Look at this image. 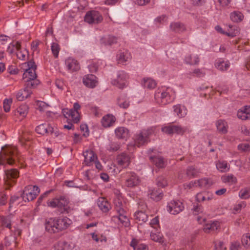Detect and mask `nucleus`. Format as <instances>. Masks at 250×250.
<instances>
[{
  "mask_svg": "<svg viewBox=\"0 0 250 250\" xmlns=\"http://www.w3.org/2000/svg\"><path fill=\"white\" fill-rule=\"evenodd\" d=\"M71 223V220L66 217L50 218L45 222V229L51 233H58L66 229Z\"/></svg>",
  "mask_w": 250,
  "mask_h": 250,
  "instance_id": "nucleus-1",
  "label": "nucleus"
},
{
  "mask_svg": "<svg viewBox=\"0 0 250 250\" xmlns=\"http://www.w3.org/2000/svg\"><path fill=\"white\" fill-rule=\"evenodd\" d=\"M28 68L26 69L23 74V79L25 80V85L35 88L40 83L36 79V65L34 62L30 61L27 62Z\"/></svg>",
  "mask_w": 250,
  "mask_h": 250,
  "instance_id": "nucleus-2",
  "label": "nucleus"
},
{
  "mask_svg": "<svg viewBox=\"0 0 250 250\" xmlns=\"http://www.w3.org/2000/svg\"><path fill=\"white\" fill-rule=\"evenodd\" d=\"M18 156V150L15 147H3L0 153V165L6 164L12 165L14 164Z\"/></svg>",
  "mask_w": 250,
  "mask_h": 250,
  "instance_id": "nucleus-3",
  "label": "nucleus"
},
{
  "mask_svg": "<svg viewBox=\"0 0 250 250\" xmlns=\"http://www.w3.org/2000/svg\"><path fill=\"white\" fill-rule=\"evenodd\" d=\"M172 92L170 88H159L155 92V100L156 102L162 105H165L172 102L174 99L170 95Z\"/></svg>",
  "mask_w": 250,
  "mask_h": 250,
  "instance_id": "nucleus-4",
  "label": "nucleus"
},
{
  "mask_svg": "<svg viewBox=\"0 0 250 250\" xmlns=\"http://www.w3.org/2000/svg\"><path fill=\"white\" fill-rule=\"evenodd\" d=\"M155 127L152 126L142 130L135 136V145L139 147L149 142L150 141L149 137L155 133Z\"/></svg>",
  "mask_w": 250,
  "mask_h": 250,
  "instance_id": "nucleus-5",
  "label": "nucleus"
},
{
  "mask_svg": "<svg viewBox=\"0 0 250 250\" xmlns=\"http://www.w3.org/2000/svg\"><path fill=\"white\" fill-rule=\"evenodd\" d=\"M40 193L39 188L36 186L28 185L23 191L22 198L24 201H31L34 200Z\"/></svg>",
  "mask_w": 250,
  "mask_h": 250,
  "instance_id": "nucleus-6",
  "label": "nucleus"
},
{
  "mask_svg": "<svg viewBox=\"0 0 250 250\" xmlns=\"http://www.w3.org/2000/svg\"><path fill=\"white\" fill-rule=\"evenodd\" d=\"M84 20L89 24H99L103 21V17L100 12L96 10H91L86 12Z\"/></svg>",
  "mask_w": 250,
  "mask_h": 250,
  "instance_id": "nucleus-7",
  "label": "nucleus"
},
{
  "mask_svg": "<svg viewBox=\"0 0 250 250\" xmlns=\"http://www.w3.org/2000/svg\"><path fill=\"white\" fill-rule=\"evenodd\" d=\"M131 158L130 156L126 153H121L118 154L116 158V163L119 167L127 168L130 164Z\"/></svg>",
  "mask_w": 250,
  "mask_h": 250,
  "instance_id": "nucleus-8",
  "label": "nucleus"
},
{
  "mask_svg": "<svg viewBox=\"0 0 250 250\" xmlns=\"http://www.w3.org/2000/svg\"><path fill=\"white\" fill-rule=\"evenodd\" d=\"M167 211L172 214H177L184 209L183 203L179 200H173L168 203Z\"/></svg>",
  "mask_w": 250,
  "mask_h": 250,
  "instance_id": "nucleus-9",
  "label": "nucleus"
},
{
  "mask_svg": "<svg viewBox=\"0 0 250 250\" xmlns=\"http://www.w3.org/2000/svg\"><path fill=\"white\" fill-rule=\"evenodd\" d=\"M127 178L125 181V185L127 187L132 188L139 185L140 183V180L139 177L133 172H128L126 173Z\"/></svg>",
  "mask_w": 250,
  "mask_h": 250,
  "instance_id": "nucleus-10",
  "label": "nucleus"
},
{
  "mask_svg": "<svg viewBox=\"0 0 250 250\" xmlns=\"http://www.w3.org/2000/svg\"><path fill=\"white\" fill-rule=\"evenodd\" d=\"M128 78V76L125 72L120 71L117 79L113 80L112 81V83L119 88H123Z\"/></svg>",
  "mask_w": 250,
  "mask_h": 250,
  "instance_id": "nucleus-11",
  "label": "nucleus"
},
{
  "mask_svg": "<svg viewBox=\"0 0 250 250\" xmlns=\"http://www.w3.org/2000/svg\"><path fill=\"white\" fill-rule=\"evenodd\" d=\"M62 113L65 118L71 120L74 123H77L80 121V116L79 112L73 111V109H63Z\"/></svg>",
  "mask_w": 250,
  "mask_h": 250,
  "instance_id": "nucleus-12",
  "label": "nucleus"
},
{
  "mask_svg": "<svg viewBox=\"0 0 250 250\" xmlns=\"http://www.w3.org/2000/svg\"><path fill=\"white\" fill-rule=\"evenodd\" d=\"M62 113L65 118L71 120L74 123H77L80 121V116L79 112L73 111V109H63Z\"/></svg>",
  "mask_w": 250,
  "mask_h": 250,
  "instance_id": "nucleus-13",
  "label": "nucleus"
},
{
  "mask_svg": "<svg viewBox=\"0 0 250 250\" xmlns=\"http://www.w3.org/2000/svg\"><path fill=\"white\" fill-rule=\"evenodd\" d=\"M83 83L87 87L93 88L98 83V78L93 74L84 75L83 78Z\"/></svg>",
  "mask_w": 250,
  "mask_h": 250,
  "instance_id": "nucleus-14",
  "label": "nucleus"
},
{
  "mask_svg": "<svg viewBox=\"0 0 250 250\" xmlns=\"http://www.w3.org/2000/svg\"><path fill=\"white\" fill-rule=\"evenodd\" d=\"M58 208L61 213H68L72 208L69 206V201L64 197L59 198Z\"/></svg>",
  "mask_w": 250,
  "mask_h": 250,
  "instance_id": "nucleus-15",
  "label": "nucleus"
},
{
  "mask_svg": "<svg viewBox=\"0 0 250 250\" xmlns=\"http://www.w3.org/2000/svg\"><path fill=\"white\" fill-rule=\"evenodd\" d=\"M192 210L193 213L195 215H197V220L200 224H202L206 221L205 213L201 205L198 204L194 205Z\"/></svg>",
  "mask_w": 250,
  "mask_h": 250,
  "instance_id": "nucleus-16",
  "label": "nucleus"
},
{
  "mask_svg": "<svg viewBox=\"0 0 250 250\" xmlns=\"http://www.w3.org/2000/svg\"><path fill=\"white\" fill-rule=\"evenodd\" d=\"M65 64L67 70L70 72H74L80 69V65L79 62L72 58H68L65 61Z\"/></svg>",
  "mask_w": 250,
  "mask_h": 250,
  "instance_id": "nucleus-17",
  "label": "nucleus"
},
{
  "mask_svg": "<svg viewBox=\"0 0 250 250\" xmlns=\"http://www.w3.org/2000/svg\"><path fill=\"white\" fill-rule=\"evenodd\" d=\"M131 55L128 50L121 51L117 56V61L118 63L125 64L126 62L131 59Z\"/></svg>",
  "mask_w": 250,
  "mask_h": 250,
  "instance_id": "nucleus-18",
  "label": "nucleus"
},
{
  "mask_svg": "<svg viewBox=\"0 0 250 250\" xmlns=\"http://www.w3.org/2000/svg\"><path fill=\"white\" fill-rule=\"evenodd\" d=\"M32 88H34L32 86L25 85V87L23 89L20 90L17 94L16 97L18 100L22 101L30 97L32 93Z\"/></svg>",
  "mask_w": 250,
  "mask_h": 250,
  "instance_id": "nucleus-19",
  "label": "nucleus"
},
{
  "mask_svg": "<svg viewBox=\"0 0 250 250\" xmlns=\"http://www.w3.org/2000/svg\"><path fill=\"white\" fill-rule=\"evenodd\" d=\"M84 162L87 166H91L95 160H97L96 154L91 150H87L83 153Z\"/></svg>",
  "mask_w": 250,
  "mask_h": 250,
  "instance_id": "nucleus-20",
  "label": "nucleus"
},
{
  "mask_svg": "<svg viewBox=\"0 0 250 250\" xmlns=\"http://www.w3.org/2000/svg\"><path fill=\"white\" fill-rule=\"evenodd\" d=\"M28 111V106L26 104H21L14 111V114L20 120H22L26 116Z\"/></svg>",
  "mask_w": 250,
  "mask_h": 250,
  "instance_id": "nucleus-21",
  "label": "nucleus"
},
{
  "mask_svg": "<svg viewBox=\"0 0 250 250\" xmlns=\"http://www.w3.org/2000/svg\"><path fill=\"white\" fill-rule=\"evenodd\" d=\"M116 120V118L113 115L107 114L103 117L101 120V124L103 127H109L114 124Z\"/></svg>",
  "mask_w": 250,
  "mask_h": 250,
  "instance_id": "nucleus-22",
  "label": "nucleus"
},
{
  "mask_svg": "<svg viewBox=\"0 0 250 250\" xmlns=\"http://www.w3.org/2000/svg\"><path fill=\"white\" fill-rule=\"evenodd\" d=\"M216 126L217 131L222 134H225L228 132V125L227 122L224 120L220 119L216 121Z\"/></svg>",
  "mask_w": 250,
  "mask_h": 250,
  "instance_id": "nucleus-23",
  "label": "nucleus"
},
{
  "mask_svg": "<svg viewBox=\"0 0 250 250\" xmlns=\"http://www.w3.org/2000/svg\"><path fill=\"white\" fill-rule=\"evenodd\" d=\"M149 159L151 162L158 168H163L166 166V162L161 156H151Z\"/></svg>",
  "mask_w": 250,
  "mask_h": 250,
  "instance_id": "nucleus-24",
  "label": "nucleus"
},
{
  "mask_svg": "<svg viewBox=\"0 0 250 250\" xmlns=\"http://www.w3.org/2000/svg\"><path fill=\"white\" fill-rule=\"evenodd\" d=\"M98 206L100 209L104 212H108L111 208L110 203L104 197L99 198Z\"/></svg>",
  "mask_w": 250,
  "mask_h": 250,
  "instance_id": "nucleus-25",
  "label": "nucleus"
},
{
  "mask_svg": "<svg viewBox=\"0 0 250 250\" xmlns=\"http://www.w3.org/2000/svg\"><path fill=\"white\" fill-rule=\"evenodd\" d=\"M219 227V223L218 221H210L205 225L203 230L205 232L209 233L214 232Z\"/></svg>",
  "mask_w": 250,
  "mask_h": 250,
  "instance_id": "nucleus-26",
  "label": "nucleus"
},
{
  "mask_svg": "<svg viewBox=\"0 0 250 250\" xmlns=\"http://www.w3.org/2000/svg\"><path fill=\"white\" fill-rule=\"evenodd\" d=\"M237 116L243 120L250 119V106H245L238 110Z\"/></svg>",
  "mask_w": 250,
  "mask_h": 250,
  "instance_id": "nucleus-27",
  "label": "nucleus"
},
{
  "mask_svg": "<svg viewBox=\"0 0 250 250\" xmlns=\"http://www.w3.org/2000/svg\"><path fill=\"white\" fill-rule=\"evenodd\" d=\"M117 212L118 214V216H113V220L116 221V219H118V221H119L123 225L125 226V227L127 226L129 224V220L125 215L126 212L125 210H123V213L121 212Z\"/></svg>",
  "mask_w": 250,
  "mask_h": 250,
  "instance_id": "nucleus-28",
  "label": "nucleus"
},
{
  "mask_svg": "<svg viewBox=\"0 0 250 250\" xmlns=\"http://www.w3.org/2000/svg\"><path fill=\"white\" fill-rule=\"evenodd\" d=\"M115 133L119 139H124L128 137L129 131L124 127H119L115 129Z\"/></svg>",
  "mask_w": 250,
  "mask_h": 250,
  "instance_id": "nucleus-29",
  "label": "nucleus"
},
{
  "mask_svg": "<svg viewBox=\"0 0 250 250\" xmlns=\"http://www.w3.org/2000/svg\"><path fill=\"white\" fill-rule=\"evenodd\" d=\"M213 184V182L208 178H202L195 181V187L200 188H207Z\"/></svg>",
  "mask_w": 250,
  "mask_h": 250,
  "instance_id": "nucleus-30",
  "label": "nucleus"
},
{
  "mask_svg": "<svg viewBox=\"0 0 250 250\" xmlns=\"http://www.w3.org/2000/svg\"><path fill=\"white\" fill-rule=\"evenodd\" d=\"M221 180L223 183L227 184L229 185L236 184L237 182V178L233 174H225L221 177Z\"/></svg>",
  "mask_w": 250,
  "mask_h": 250,
  "instance_id": "nucleus-31",
  "label": "nucleus"
},
{
  "mask_svg": "<svg viewBox=\"0 0 250 250\" xmlns=\"http://www.w3.org/2000/svg\"><path fill=\"white\" fill-rule=\"evenodd\" d=\"M216 168L221 172H226L229 170L230 167L226 161L219 160L216 162Z\"/></svg>",
  "mask_w": 250,
  "mask_h": 250,
  "instance_id": "nucleus-32",
  "label": "nucleus"
},
{
  "mask_svg": "<svg viewBox=\"0 0 250 250\" xmlns=\"http://www.w3.org/2000/svg\"><path fill=\"white\" fill-rule=\"evenodd\" d=\"M36 131L38 134L44 135L52 132V128L47 124H42L36 127Z\"/></svg>",
  "mask_w": 250,
  "mask_h": 250,
  "instance_id": "nucleus-33",
  "label": "nucleus"
},
{
  "mask_svg": "<svg viewBox=\"0 0 250 250\" xmlns=\"http://www.w3.org/2000/svg\"><path fill=\"white\" fill-rule=\"evenodd\" d=\"M135 219L136 222L140 224L146 222L147 220L148 216L144 211H139L135 213Z\"/></svg>",
  "mask_w": 250,
  "mask_h": 250,
  "instance_id": "nucleus-34",
  "label": "nucleus"
},
{
  "mask_svg": "<svg viewBox=\"0 0 250 250\" xmlns=\"http://www.w3.org/2000/svg\"><path fill=\"white\" fill-rule=\"evenodd\" d=\"M244 16L242 13L238 11H235L230 14V20L234 22H240L244 19Z\"/></svg>",
  "mask_w": 250,
  "mask_h": 250,
  "instance_id": "nucleus-35",
  "label": "nucleus"
},
{
  "mask_svg": "<svg viewBox=\"0 0 250 250\" xmlns=\"http://www.w3.org/2000/svg\"><path fill=\"white\" fill-rule=\"evenodd\" d=\"M170 27L172 31L176 33L183 32L186 30L185 25L181 22L171 23Z\"/></svg>",
  "mask_w": 250,
  "mask_h": 250,
  "instance_id": "nucleus-36",
  "label": "nucleus"
},
{
  "mask_svg": "<svg viewBox=\"0 0 250 250\" xmlns=\"http://www.w3.org/2000/svg\"><path fill=\"white\" fill-rule=\"evenodd\" d=\"M149 195L152 200L155 201H159L163 196V194L160 190H155V189L149 190Z\"/></svg>",
  "mask_w": 250,
  "mask_h": 250,
  "instance_id": "nucleus-37",
  "label": "nucleus"
},
{
  "mask_svg": "<svg viewBox=\"0 0 250 250\" xmlns=\"http://www.w3.org/2000/svg\"><path fill=\"white\" fill-rule=\"evenodd\" d=\"M6 178L8 180H15L19 177V172L16 169H11L5 171Z\"/></svg>",
  "mask_w": 250,
  "mask_h": 250,
  "instance_id": "nucleus-38",
  "label": "nucleus"
},
{
  "mask_svg": "<svg viewBox=\"0 0 250 250\" xmlns=\"http://www.w3.org/2000/svg\"><path fill=\"white\" fill-rule=\"evenodd\" d=\"M174 112L176 113L179 117H183L187 114V109L184 106L180 104L174 105L173 106Z\"/></svg>",
  "mask_w": 250,
  "mask_h": 250,
  "instance_id": "nucleus-39",
  "label": "nucleus"
},
{
  "mask_svg": "<svg viewBox=\"0 0 250 250\" xmlns=\"http://www.w3.org/2000/svg\"><path fill=\"white\" fill-rule=\"evenodd\" d=\"M143 85L147 89H153L156 86V82L150 78H144L143 80Z\"/></svg>",
  "mask_w": 250,
  "mask_h": 250,
  "instance_id": "nucleus-40",
  "label": "nucleus"
},
{
  "mask_svg": "<svg viewBox=\"0 0 250 250\" xmlns=\"http://www.w3.org/2000/svg\"><path fill=\"white\" fill-rule=\"evenodd\" d=\"M114 204L115 206V209L117 212H123L125 210V204L123 202L122 199L119 197H117L114 200Z\"/></svg>",
  "mask_w": 250,
  "mask_h": 250,
  "instance_id": "nucleus-41",
  "label": "nucleus"
},
{
  "mask_svg": "<svg viewBox=\"0 0 250 250\" xmlns=\"http://www.w3.org/2000/svg\"><path fill=\"white\" fill-rule=\"evenodd\" d=\"M186 62L191 65H195L198 64L199 62V58L196 54H191L188 55L186 58Z\"/></svg>",
  "mask_w": 250,
  "mask_h": 250,
  "instance_id": "nucleus-42",
  "label": "nucleus"
},
{
  "mask_svg": "<svg viewBox=\"0 0 250 250\" xmlns=\"http://www.w3.org/2000/svg\"><path fill=\"white\" fill-rule=\"evenodd\" d=\"M130 246L134 250H147V247L144 244H139L137 240L133 239L130 243Z\"/></svg>",
  "mask_w": 250,
  "mask_h": 250,
  "instance_id": "nucleus-43",
  "label": "nucleus"
},
{
  "mask_svg": "<svg viewBox=\"0 0 250 250\" xmlns=\"http://www.w3.org/2000/svg\"><path fill=\"white\" fill-rule=\"evenodd\" d=\"M118 105L123 108H127L129 106V102L126 96H120L118 99Z\"/></svg>",
  "mask_w": 250,
  "mask_h": 250,
  "instance_id": "nucleus-44",
  "label": "nucleus"
},
{
  "mask_svg": "<svg viewBox=\"0 0 250 250\" xmlns=\"http://www.w3.org/2000/svg\"><path fill=\"white\" fill-rule=\"evenodd\" d=\"M150 238L153 241L160 243H162L164 242L162 234L160 232H151Z\"/></svg>",
  "mask_w": 250,
  "mask_h": 250,
  "instance_id": "nucleus-45",
  "label": "nucleus"
},
{
  "mask_svg": "<svg viewBox=\"0 0 250 250\" xmlns=\"http://www.w3.org/2000/svg\"><path fill=\"white\" fill-rule=\"evenodd\" d=\"M0 226L11 229V224L10 220L4 216H0Z\"/></svg>",
  "mask_w": 250,
  "mask_h": 250,
  "instance_id": "nucleus-46",
  "label": "nucleus"
},
{
  "mask_svg": "<svg viewBox=\"0 0 250 250\" xmlns=\"http://www.w3.org/2000/svg\"><path fill=\"white\" fill-rule=\"evenodd\" d=\"M217 69L221 71L226 70L229 67V63L227 62L219 61L215 64Z\"/></svg>",
  "mask_w": 250,
  "mask_h": 250,
  "instance_id": "nucleus-47",
  "label": "nucleus"
},
{
  "mask_svg": "<svg viewBox=\"0 0 250 250\" xmlns=\"http://www.w3.org/2000/svg\"><path fill=\"white\" fill-rule=\"evenodd\" d=\"M239 196L241 199H248L250 197V188H246L241 189L239 192Z\"/></svg>",
  "mask_w": 250,
  "mask_h": 250,
  "instance_id": "nucleus-48",
  "label": "nucleus"
},
{
  "mask_svg": "<svg viewBox=\"0 0 250 250\" xmlns=\"http://www.w3.org/2000/svg\"><path fill=\"white\" fill-rule=\"evenodd\" d=\"M117 39L114 36H108L107 38H103L102 41L105 45H111L117 42Z\"/></svg>",
  "mask_w": 250,
  "mask_h": 250,
  "instance_id": "nucleus-49",
  "label": "nucleus"
},
{
  "mask_svg": "<svg viewBox=\"0 0 250 250\" xmlns=\"http://www.w3.org/2000/svg\"><path fill=\"white\" fill-rule=\"evenodd\" d=\"M51 51L55 58H57L58 57L59 53L60 50L59 45L56 42H53L51 44Z\"/></svg>",
  "mask_w": 250,
  "mask_h": 250,
  "instance_id": "nucleus-50",
  "label": "nucleus"
},
{
  "mask_svg": "<svg viewBox=\"0 0 250 250\" xmlns=\"http://www.w3.org/2000/svg\"><path fill=\"white\" fill-rule=\"evenodd\" d=\"M12 99H6L3 101V109L6 112H8L10 111L11 108V105L12 103Z\"/></svg>",
  "mask_w": 250,
  "mask_h": 250,
  "instance_id": "nucleus-51",
  "label": "nucleus"
},
{
  "mask_svg": "<svg viewBox=\"0 0 250 250\" xmlns=\"http://www.w3.org/2000/svg\"><path fill=\"white\" fill-rule=\"evenodd\" d=\"M16 54L19 59L24 60L26 56L28 54V51L25 49L23 50H18V51H17Z\"/></svg>",
  "mask_w": 250,
  "mask_h": 250,
  "instance_id": "nucleus-52",
  "label": "nucleus"
},
{
  "mask_svg": "<svg viewBox=\"0 0 250 250\" xmlns=\"http://www.w3.org/2000/svg\"><path fill=\"white\" fill-rule=\"evenodd\" d=\"M186 131V129L180 125H173V134L183 135Z\"/></svg>",
  "mask_w": 250,
  "mask_h": 250,
  "instance_id": "nucleus-53",
  "label": "nucleus"
},
{
  "mask_svg": "<svg viewBox=\"0 0 250 250\" xmlns=\"http://www.w3.org/2000/svg\"><path fill=\"white\" fill-rule=\"evenodd\" d=\"M157 184L159 187H165L167 185V180L163 176L158 177L157 179Z\"/></svg>",
  "mask_w": 250,
  "mask_h": 250,
  "instance_id": "nucleus-54",
  "label": "nucleus"
},
{
  "mask_svg": "<svg viewBox=\"0 0 250 250\" xmlns=\"http://www.w3.org/2000/svg\"><path fill=\"white\" fill-rule=\"evenodd\" d=\"M238 149L242 151H250V146L247 143H242L238 146Z\"/></svg>",
  "mask_w": 250,
  "mask_h": 250,
  "instance_id": "nucleus-55",
  "label": "nucleus"
},
{
  "mask_svg": "<svg viewBox=\"0 0 250 250\" xmlns=\"http://www.w3.org/2000/svg\"><path fill=\"white\" fill-rule=\"evenodd\" d=\"M65 243L64 241H58L54 244V248L56 250H64Z\"/></svg>",
  "mask_w": 250,
  "mask_h": 250,
  "instance_id": "nucleus-56",
  "label": "nucleus"
},
{
  "mask_svg": "<svg viewBox=\"0 0 250 250\" xmlns=\"http://www.w3.org/2000/svg\"><path fill=\"white\" fill-rule=\"evenodd\" d=\"M162 131L167 134H173V125H169L162 128Z\"/></svg>",
  "mask_w": 250,
  "mask_h": 250,
  "instance_id": "nucleus-57",
  "label": "nucleus"
},
{
  "mask_svg": "<svg viewBox=\"0 0 250 250\" xmlns=\"http://www.w3.org/2000/svg\"><path fill=\"white\" fill-rule=\"evenodd\" d=\"M38 109L41 111H43L48 108V105L43 102H38L37 103Z\"/></svg>",
  "mask_w": 250,
  "mask_h": 250,
  "instance_id": "nucleus-58",
  "label": "nucleus"
},
{
  "mask_svg": "<svg viewBox=\"0 0 250 250\" xmlns=\"http://www.w3.org/2000/svg\"><path fill=\"white\" fill-rule=\"evenodd\" d=\"M246 207V203L245 202H242L241 203L236 205L234 208L233 210L237 212H239L242 208H245Z\"/></svg>",
  "mask_w": 250,
  "mask_h": 250,
  "instance_id": "nucleus-59",
  "label": "nucleus"
},
{
  "mask_svg": "<svg viewBox=\"0 0 250 250\" xmlns=\"http://www.w3.org/2000/svg\"><path fill=\"white\" fill-rule=\"evenodd\" d=\"M215 248L218 250H226V247L224 243L222 241L216 242L215 243Z\"/></svg>",
  "mask_w": 250,
  "mask_h": 250,
  "instance_id": "nucleus-60",
  "label": "nucleus"
},
{
  "mask_svg": "<svg viewBox=\"0 0 250 250\" xmlns=\"http://www.w3.org/2000/svg\"><path fill=\"white\" fill-rule=\"evenodd\" d=\"M98 64L96 62H91L88 65L89 71L92 72H96L98 69Z\"/></svg>",
  "mask_w": 250,
  "mask_h": 250,
  "instance_id": "nucleus-61",
  "label": "nucleus"
},
{
  "mask_svg": "<svg viewBox=\"0 0 250 250\" xmlns=\"http://www.w3.org/2000/svg\"><path fill=\"white\" fill-rule=\"evenodd\" d=\"M242 242L244 245L246 246H250V234L247 233L245 236L243 237Z\"/></svg>",
  "mask_w": 250,
  "mask_h": 250,
  "instance_id": "nucleus-62",
  "label": "nucleus"
},
{
  "mask_svg": "<svg viewBox=\"0 0 250 250\" xmlns=\"http://www.w3.org/2000/svg\"><path fill=\"white\" fill-rule=\"evenodd\" d=\"M9 40V37L3 34H0V44H5Z\"/></svg>",
  "mask_w": 250,
  "mask_h": 250,
  "instance_id": "nucleus-63",
  "label": "nucleus"
},
{
  "mask_svg": "<svg viewBox=\"0 0 250 250\" xmlns=\"http://www.w3.org/2000/svg\"><path fill=\"white\" fill-rule=\"evenodd\" d=\"M59 198H55L53 200L48 202V205L52 208L57 207L58 208Z\"/></svg>",
  "mask_w": 250,
  "mask_h": 250,
  "instance_id": "nucleus-64",
  "label": "nucleus"
}]
</instances>
